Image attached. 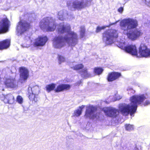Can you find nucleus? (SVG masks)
Segmentation results:
<instances>
[{
    "instance_id": "nucleus-1",
    "label": "nucleus",
    "mask_w": 150,
    "mask_h": 150,
    "mask_svg": "<svg viewBox=\"0 0 150 150\" xmlns=\"http://www.w3.org/2000/svg\"><path fill=\"white\" fill-rule=\"evenodd\" d=\"M146 98L143 94L133 95L130 98V105H128L121 109L120 111L123 114L128 115L130 114L132 115L136 112L137 109V104H140L143 103Z\"/></svg>"
},
{
    "instance_id": "nucleus-2",
    "label": "nucleus",
    "mask_w": 150,
    "mask_h": 150,
    "mask_svg": "<svg viewBox=\"0 0 150 150\" xmlns=\"http://www.w3.org/2000/svg\"><path fill=\"white\" fill-rule=\"evenodd\" d=\"M67 33L69 35L71 36L70 38L67 37H65L64 38L62 36L56 37L54 38V41L57 44L61 43L64 41L69 43L70 42V40H71V44L72 45H75L77 44L78 42V37L77 34L72 31Z\"/></svg>"
},
{
    "instance_id": "nucleus-3",
    "label": "nucleus",
    "mask_w": 150,
    "mask_h": 150,
    "mask_svg": "<svg viewBox=\"0 0 150 150\" xmlns=\"http://www.w3.org/2000/svg\"><path fill=\"white\" fill-rule=\"evenodd\" d=\"M120 25L122 30L124 31H128L136 28L138 26V23L135 20L128 18L122 21Z\"/></svg>"
},
{
    "instance_id": "nucleus-4",
    "label": "nucleus",
    "mask_w": 150,
    "mask_h": 150,
    "mask_svg": "<svg viewBox=\"0 0 150 150\" xmlns=\"http://www.w3.org/2000/svg\"><path fill=\"white\" fill-rule=\"evenodd\" d=\"M118 35L117 33L110 32L108 30L103 33L102 39L103 42L106 45L112 43L114 38H117Z\"/></svg>"
},
{
    "instance_id": "nucleus-5",
    "label": "nucleus",
    "mask_w": 150,
    "mask_h": 150,
    "mask_svg": "<svg viewBox=\"0 0 150 150\" xmlns=\"http://www.w3.org/2000/svg\"><path fill=\"white\" fill-rule=\"evenodd\" d=\"M31 92H28V98L33 103H35L38 101V95L39 92L38 86H35L31 88Z\"/></svg>"
},
{
    "instance_id": "nucleus-6",
    "label": "nucleus",
    "mask_w": 150,
    "mask_h": 150,
    "mask_svg": "<svg viewBox=\"0 0 150 150\" xmlns=\"http://www.w3.org/2000/svg\"><path fill=\"white\" fill-rule=\"evenodd\" d=\"M120 47L124 50L127 53L137 57H139L138 51L135 45H129L125 46H122Z\"/></svg>"
},
{
    "instance_id": "nucleus-7",
    "label": "nucleus",
    "mask_w": 150,
    "mask_h": 150,
    "mask_svg": "<svg viewBox=\"0 0 150 150\" xmlns=\"http://www.w3.org/2000/svg\"><path fill=\"white\" fill-rule=\"evenodd\" d=\"M143 34L142 30L137 28L131 32L127 33L126 35L129 39L132 41H134L141 36Z\"/></svg>"
},
{
    "instance_id": "nucleus-8",
    "label": "nucleus",
    "mask_w": 150,
    "mask_h": 150,
    "mask_svg": "<svg viewBox=\"0 0 150 150\" xmlns=\"http://www.w3.org/2000/svg\"><path fill=\"white\" fill-rule=\"evenodd\" d=\"M139 57H147L150 56V49L144 44L141 43L139 48Z\"/></svg>"
},
{
    "instance_id": "nucleus-9",
    "label": "nucleus",
    "mask_w": 150,
    "mask_h": 150,
    "mask_svg": "<svg viewBox=\"0 0 150 150\" xmlns=\"http://www.w3.org/2000/svg\"><path fill=\"white\" fill-rule=\"evenodd\" d=\"M40 26L41 28H46L47 31H52L56 29V25L53 22H50L47 19L44 22H41Z\"/></svg>"
},
{
    "instance_id": "nucleus-10",
    "label": "nucleus",
    "mask_w": 150,
    "mask_h": 150,
    "mask_svg": "<svg viewBox=\"0 0 150 150\" xmlns=\"http://www.w3.org/2000/svg\"><path fill=\"white\" fill-rule=\"evenodd\" d=\"M20 79L23 82H26L29 76V71L24 67H21L19 68Z\"/></svg>"
},
{
    "instance_id": "nucleus-11",
    "label": "nucleus",
    "mask_w": 150,
    "mask_h": 150,
    "mask_svg": "<svg viewBox=\"0 0 150 150\" xmlns=\"http://www.w3.org/2000/svg\"><path fill=\"white\" fill-rule=\"evenodd\" d=\"M97 110L96 107L93 105H89L86 107L85 116L86 117H89L91 119L96 118V114H93L91 116V115Z\"/></svg>"
},
{
    "instance_id": "nucleus-12",
    "label": "nucleus",
    "mask_w": 150,
    "mask_h": 150,
    "mask_svg": "<svg viewBox=\"0 0 150 150\" xmlns=\"http://www.w3.org/2000/svg\"><path fill=\"white\" fill-rule=\"evenodd\" d=\"M10 25V22L7 18L2 19L1 22H0V34L8 32Z\"/></svg>"
},
{
    "instance_id": "nucleus-13",
    "label": "nucleus",
    "mask_w": 150,
    "mask_h": 150,
    "mask_svg": "<svg viewBox=\"0 0 150 150\" xmlns=\"http://www.w3.org/2000/svg\"><path fill=\"white\" fill-rule=\"evenodd\" d=\"M48 40L46 36H40L35 39L33 44L34 47H42L45 45Z\"/></svg>"
},
{
    "instance_id": "nucleus-14",
    "label": "nucleus",
    "mask_w": 150,
    "mask_h": 150,
    "mask_svg": "<svg viewBox=\"0 0 150 150\" xmlns=\"http://www.w3.org/2000/svg\"><path fill=\"white\" fill-rule=\"evenodd\" d=\"M121 76L120 73L117 72H112L109 73L107 76V79L109 82L113 81Z\"/></svg>"
},
{
    "instance_id": "nucleus-15",
    "label": "nucleus",
    "mask_w": 150,
    "mask_h": 150,
    "mask_svg": "<svg viewBox=\"0 0 150 150\" xmlns=\"http://www.w3.org/2000/svg\"><path fill=\"white\" fill-rule=\"evenodd\" d=\"M71 87L70 85L67 84L61 83L57 86L54 89L55 92L58 93L69 90Z\"/></svg>"
},
{
    "instance_id": "nucleus-16",
    "label": "nucleus",
    "mask_w": 150,
    "mask_h": 150,
    "mask_svg": "<svg viewBox=\"0 0 150 150\" xmlns=\"http://www.w3.org/2000/svg\"><path fill=\"white\" fill-rule=\"evenodd\" d=\"M15 81L14 79L6 78L4 82V84L6 88H13L16 86Z\"/></svg>"
},
{
    "instance_id": "nucleus-17",
    "label": "nucleus",
    "mask_w": 150,
    "mask_h": 150,
    "mask_svg": "<svg viewBox=\"0 0 150 150\" xmlns=\"http://www.w3.org/2000/svg\"><path fill=\"white\" fill-rule=\"evenodd\" d=\"M2 100L5 103L10 104H13L15 102L14 97L11 94H8L5 96Z\"/></svg>"
},
{
    "instance_id": "nucleus-18",
    "label": "nucleus",
    "mask_w": 150,
    "mask_h": 150,
    "mask_svg": "<svg viewBox=\"0 0 150 150\" xmlns=\"http://www.w3.org/2000/svg\"><path fill=\"white\" fill-rule=\"evenodd\" d=\"M18 24L21 31L23 32L28 30L31 27L30 23L26 21L21 20L18 22Z\"/></svg>"
},
{
    "instance_id": "nucleus-19",
    "label": "nucleus",
    "mask_w": 150,
    "mask_h": 150,
    "mask_svg": "<svg viewBox=\"0 0 150 150\" xmlns=\"http://www.w3.org/2000/svg\"><path fill=\"white\" fill-rule=\"evenodd\" d=\"M105 115L110 117H116L117 113V110L112 108H107L104 110Z\"/></svg>"
},
{
    "instance_id": "nucleus-20",
    "label": "nucleus",
    "mask_w": 150,
    "mask_h": 150,
    "mask_svg": "<svg viewBox=\"0 0 150 150\" xmlns=\"http://www.w3.org/2000/svg\"><path fill=\"white\" fill-rule=\"evenodd\" d=\"M10 40L8 39H6L0 42V50H2L6 49L10 45Z\"/></svg>"
},
{
    "instance_id": "nucleus-21",
    "label": "nucleus",
    "mask_w": 150,
    "mask_h": 150,
    "mask_svg": "<svg viewBox=\"0 0 150 150\" xmlns=\"http://www.w3.org/2000/svg\"><path fill=\"white\" fill-rule=\"evenodd\" d=\"M72 7L75 9H80L84 8L83 2L77 1L73 2L72 5Z\"/></svg>"
},
{
    "instance_id": "nucleus-22",
    "label": "nucleus",
    "mask_w": 150,
    "mask_h": 150,
    "mask_svg": "<svg viewBox=\"0 0 150 150\" xmlns=\"http://www.w3.org/2000/svg\"><path fill=\"white\" fill-rule=\"evenodd\" d=\"M70 29V26L66 27L63 25L58 28L57 33L58 34H63L66 32L67 30L69 31Z\"/></svg>"
},
{
    "instance_id": "nucleus-23",
    "label": "nucleus",
    "mask_w": 150,
    "mask_h": 150,
    "mask_svg": "<svg viewBox=\"0 0 150 150\" xmlns=\"http://www.w3.org/2000/svg\"><path fill=\"white\" fill-rule=\"evenodd\" d=\"M85 105H82L79 107L80 109H77L75 110L74 113V116L78 117L82 113V109L84 108Z\"/></svg>"
},
{
    "instance_id": "nucleus-24",
    "label": "nucleus",
    "mask_w": 150,
    "mask_h": 150,
    "mask_svg": "<svg viewBox=\"0 0 150 150\" xmlns=\"http://www.w3.org/2000/svg\"><path fill=\"white\" fill-rule=\"evenodd\" d=\"M56 84L54 83H51L46 85L45 88L47 91L49 93L51 91L54 90L55 89Z\"/></svg>"
},
{
    "instance_id": "nucleus-25",
    "label": "nucleus",
    "mask_w": 150,
    "mask_h": 150,
    "mask_svg": "<svg viewBox=\"0 0 150 150\" xmlns=\"http://www.w3.org/2000/svg\"><path fill=\"white\" fill-rule=\"evenodd\" d=\"M103 71V69L100 67H96L93 69L94 73L97 75H99L101 74Z\"/></svg>"
},
{
    "instance_id": "nucleus-26",
    "label": "nucleus",
    "mask_w": 150,
    "mask_h": 150,
    "mask_svg": "<svg viewBox=\"0 0 150 150\" xmlns=\"http://www.w3.org/2000/svg\"><path fill=\"white\" fill-rule=\"evenodd\" d=\"M83 67V65L81 63L77 64L71 68L74 70L77 71L82 69Z\"/></svg>"
},
{
    "instance_id": "nucleus-27",
    "label": "nucleus",
    "mask_w": 150,
    "mask_h": 150,
    "mask_svg": "<svg viewBox=\"0 0 150 150\" xmlns=\"http://www.w3.org/2000/svg\"><path fill=\"white\" fill-rule=\"evenodd\" d=\"M81 72L83 76L86 78H88L90 77V74L88 73L87 69H84L82 70Z\"/></svg>"
},
{
    "instance_id": "nucleus-28",
    "label": "nucleus",
    "mask_w": 150,
    "mask_h": 150,
    "mask_svg": "<svg viewBox=\"0 0 150 150\" xmlns=\"http://www.w3.org/2000/svg\"><path fill=\"white\" fill-rule=\"evenodd\" d=\"M125 127L126 130L128 131L133 130L134 129L133 125L130 124H125Z\"/></svg>"
},
{
    "instance_id": "nucleus-29",
    "label": "nucleus",
    "mask_w": 150,
    "mask_h": 150,
    "mask_svg": "<svg viewBox=\"0 0 150 150\" xmlns=\"http://www.w3.org/2000/svg\"><path fill=\"white\" fill-rule=\"evenodd\" d=\"M16 101L18 103L21 104L23 102V99L21 96L18 95L16 98Z\"/></svg>"
},
{
    "instance_id": "nucleus-30",
    "label": "nucleus",
    "mask_w": 150,
    "mask_h": 150,
    "mask_svg": "<svg viewBox=\"0 0 150 150\" xmlns=\"http://www.w3.org/2000/svg\"><path fill=\"white\" fill-rule=\"evenodd\" d=\"M58 60L60 63L63 62L65 61V58L60 55H59L58 56Z\"/></svg>"
},
{
    "instance_id": "nucleus-31",
    "label": "nucleus",
    "mask_w": 150,
    "mask_h": 150,
    "mask_svg": "<svg viewBox=\"0 0 150 150\" xmlns=\"http://www.w3.org/2000/svg\"><path fill=\"white\" fill-rule=\"evenodd\" d=\"M105 28V26L100 27L98 26L96 28V33L100 32L102 30L104 29Z\"/></svg>"
},
{
    "instance_id": "nucleus-32",
    "label": "nucleus",
    "mask_w": 150,
    "mask_h": 150,
    "mask_svg": "<svg viewBox=\"0 0 150 150\" xmlns=\"http://www.w3.org/2000/svg\"><path fill=\"white\" fill-rule=\"evenodd\" d=\"M85 34V30L84 29H83L82 30H81V31L80 33V35L81 38L83 37L84 35Z\"/></svg>"
},
{
    "instance_id": "nucleus-33",
    "label": "nucleus",
    "mask_w": 150,
    "mask_h": 150,
    "mask_svg": "<svg viewBox=\"0 0 150 150\" xmlns=\"http://www.w3.org/2000/svg\"><path fill=\"white\" fill-rule=\"evenodd\" d=\"M150 104V101L149 100H146L143 104L144 106H146Z\"/></svg>"
},
{
    "instance_id": "nucleus-34",
    "label": "nucleus",
    "mask_w": 150,
    "mask_h": 150,
    "mask_svg": "<svg viewBox=\"0 0 150 150\" xmlns=\"http://www.w3.org/2000/svg\"><path fill=\"white\" fill-rule=\"evenodd\" d=\"M123 7H120L118 9V11L120 13H122L123 11Z\"/></svg>"
},
{
    "instance_id": "nucleus-35",
    "label": "nucleus",
    "mask_w": 150,
    "mask_h": 150,
    "mask_svg": "<svg viewBox=\"0 0 150 150\" xmlns=\"http://www.w3.org/2000/svg\"><path fill=\"white\" fill-rule=\"evenodd\" d=\"M134 150H139L138 149L136 148V149H135Z\"/></svg>"
},
{
    "instance_id": "nucleus-36",
    "label": "nucleus",
    "mask_w": 150,
    "mask_h": 150,
    "mask_svg": "<svg viewBox=\"0 0 150 150\" xmlns=\"http://www.w3.org/2000/svg\"><path fill=\"white\" fill-rule=\"evenodd\" d=\"M22 31V32L21 33H23V32Z\"/></svg>"
}]
</instances>
